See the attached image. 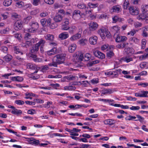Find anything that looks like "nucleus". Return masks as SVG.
<instances>
[{"instance_id": "bb28decb", "label": "nucleus", "mask_w": 148, "mask_h": 148, "mask_svg": "<svg viewBox=\"0 0 148 148\" xmlns=\"http://www.w3.org/2000/svg\"><path fill=\"white\" fill-rule=\"evenodd\" d=\"M12 58V56L9 54H8L7 55L5 56L3 58V59L6 62H9Z\"/></svg>"}, {"instance_id": "49530a36", "label": "nucleus", "mask_w": 148, "mask_h": 148, "mask_svg": "<svg viewBox=\"0 0 148 148\" xmlns=\"http://www.w3.org/2000/svg\"><path fill=\"white\" fill-rule=\"evenodd\" d=\"M88 5L90 8H95L98 6V5L97 4H93L91 3H89L88 4Z\"/></svg>"}, {"instance_id": "a211bd4d", "label": "nucleus", "mask_w": 148, "mask_h": 148, "mask_svg": "<svg viewBox=\"0 0 148 148\" xmlns=\"http://www.w3.org/2000/svg\"><path fill=\"white\" fill-rule=\"evenodd\" d=\"M57 52V50L56 47H54L51 50L47 51V53L48 55L51 56L54 55Z\"/></svg>"}, {"instance_id": "c85d7f7f", "label": "nucleus", "mask_w": 148, "mask_h": 148, "mask_svg": "<svg viewBox=\"0 0 148 148\" xmlns=\"http://www.w3.org/2000/svg\"><path fill=\"white\" fill-rule=\"evenodd\" d=\"M104 123L106 124L112 125L115 123V121L113 120L109 119L105 120L104 121Z\"/></svg>"}, {"instance_id": "a18cd8bd", "label": "nucleus", "mask_w": 148, "mask_h": 148, "mask_svg": "<svg viewBox=\"0 0 148 148\" xmlns=\"http://www.w3.org/2000/svg\"><path fill=\"white\" fill-rule=\"evenodd\" d=\"M58 64L54 60L52 62L49 64L48 66H53L56 67L57 66Z\"/></svg>"}, {"instance_id": "58836bf2", "label": "nucleus", "mask_w": 148, "mask_h": 148, "mask_svg": "<svg viewBox=\"0 0 148 148\" xmlns=\"http://www.w3.org/2000/svg\"><path fill=\"white\" fill-rule=\"evenodd\" d=\"M129 3L128 0H125L123 5V8L124 9H127L128 7Z\"/></svg>"}, {"instance_id": "7c9ffc66", "label": "nucleus", "mask_w": 148, "mask_h": 148, "mask_svg": "<svg viewBox=\"0 0 148 148\" xmlns=\"http://www.w3.org/2000/svg\"><path fill=\"white\" fill-rule=\"evenodd\" d=\"M91 57V55L89 53L86 54L83 56V60L87 61Z\"/></svg>"}, {"instance_id": "09e8293b", "label": "nucleus", "mask_w": 148, "mask_h": 148, "mask_svg": "<svg viewBox=\"0 0 148 148\" xmlns=\"http://www.w3.org/2000/svg\"><path fill=\"white\" fill-rule=\"evenodd\" d=\"M99 18L104 19L108 18H109V15L106 13H103L100 15Z\"/></svg>"}, {"instance_id": "79ce46f5", "label": "nucleus", "mask_w": 148, "mask_h": 148, "mask_svg": "<svg viewBox=\"0 0 148 148\" xmlns=\"http://www.w3.org/2000/svg\"><path fill=\"white\" fill-rule=\"evenodd\" d=\"M141 93L142 97H148V91H141Z\"/></svg>"}, {"instance_id": "864d4df0", "label": "nucleus", "mask_w": 148, "mask_h": 148, "mask_svg": "<svg viewBox=\"0 0 148 148\" xmlns=\"http://www.w3.org/2000/svg\"><path fill=\"white\" fill-rule=\"evenodd\" d=\"M114 55V53L112 51H110L107 53V57L108 58H110Z\"/></svg>"}, {"instance_id": "680f3d73", "label": "nucleus", "mask_w": 148, "mask_h": 148, "mask_svg": "<svg viewBox=\"0 0 148 148\" xmlns=\"http://www.w3.org/2000/svg\"><path fill=\"white\" fill-rule=\"evenodd\" d=\"M48 13L47 12H43L40 14V16L42 17H44L47 16Z\"/></svg>"}, {"instance_id": "b1692460", "label": "nucleus", "mask_w": 148, "mask_h": 148, "mask_svg": "<svg viewBox=\"0 0 148 148\" xmlns=\"http://www.w3.org/2000/svg\"><path fill=\"white\" fill-rule=\"evenodd\" d=\"M76 48V45L75 44H73L70 46L68 48L69 51L70 53L74 52Z\"/></svg>"}, {"instance_id": "6ab92c4d", "label": "nucleus", "mask_w": 148, "mask_h": 148, "mask_svg": "<svg viewBox=\"0 0 148 148\" xmlns=\"http://www.w3.org/2000/svg\"><path fill=\"white\" fill-rule=\"evenodd\" d=\"M39 46L37 44L33 46L31 50V52L32 53H36L39 49Z\"/></svg>"}, {"instance_id": "3c124183", "label": "nucleus", "mask_w": 148, "mask_h": 148, "mask_svg": "<svg viewBox=\"0 0 148 148\" xmlns=\"http://www.w3.org/2000/svg\"><path fill=\"white\" fill-rule=\"evenodd\" d=\"M61 77V75H49L48 76L49 78H60Z\"/></svg>"}, {"instance_id": "338daca9", "label": "nucleus", "mask_w": 148, "mask_h": 148, "mask_svg": "<svg viewBox=\"0 0 148 148\" xmlns=\"http://www.w3.org/2000/svg\"><path fill=\"white\" fill-rule=\"evenodd\" d=\"M39 12L38 10H34L31 11L30 12L31 14L35 15L36 14Z\"/></svg>"}, {"instance_id": "aec40b11", "label": "nucleus", "mask_w": 148, "mask_h": 148, "mask_svg": "<svg viewBox=\"0 0 148 148\" xmlns=\"http://www.w3.org/2000/svg\"><path fill=\"white\" fill-rule=\"evenodd\" d=\"M62 18L63 16L62 15L58 14L54 16L53 19L56 22L58 23L62 21Z\"/></svg>"}, {"instance_id": "c03bdc74", "label": "nucleus", "mask_w": 148, "mask_h": 148, "mask_svg": "<svg viewBox=\"0 0 148 148\" xmlns=\"http://www.w3.org/2000/svg\"><path fill=\"white\" fill-rule=\"evenodd\" d=\"M79 42L80 44L82 45H84L86 44L87 42V40L86 39H80Z\"/></svg>"}, {"instance_id": "a878e982", "label": "nucleus", "mask_w": 148, "mask_h": 148, "mask_svg": "<svg viewBox=\"0 0 148 148\" xmlns=\"http://www.w3.org/2000/svg\"><path fill=\"white\" fill-rule=\"evenodd\" d=\"M46 39L50 41H53L54 40V36L51 34H48L45 36Z\"/></svg>"}, {"instance_id": "ea45409f", "label": "nucleus", "mask_w": 148, "mask_h": 148, "mask_svg": "<svg viewBox=\"0 0 148 148\" xmlns=\"http://www.w3.org/2000/svg\"><path fill=\"white\" fill-rule=\"evenodd\" d=\"M128 44V43H127L123 42L120 44L118 45L116 47L117 48H123L125 47L126 45H127Z\"/></svg>"}, {"instance_id": "4d7b16f0", "label": "nucleus", "mask_w": 148, "mask_h": 148, "mask_svg": "<svg viewBox=\"0 0 148 148\" xmlns=\"http://www.w3.org/2000/svg\"><path fill=\"white\" fill-rule=\"evenodd\" d=\"M12 17L13 18H18L20 17L19 15L17 13H13L11 15Z\"/></svg>"}, {"instance_id": "4468645a", "label": "nucleus", "mask_w": 148, "mask_h": 148, "mask_svg": "<svg viewBox=\"0 0 148 148\" xmlns=\"http://www.w3.org/2000/svg\"><path fill=\"white\" fill-rule=\"evenodd\" d=\"M114 91L111 89H105L102 90V92L101 94V96H103V95H106L107 94H111Z\"/></svg>"}, {"instance_id": "0e129e2a", "label": "nucleus", "mask_w": 148, "mask_h": 148, "mask_svg": "<svg viewBox=\"0 0 148 148\" xmlns=\"http://www.w3.org/2000/svg\"><path fill=\"white\" fill-rule=\"evenodd\" d=\"M45 2L48 4H53L54 2V0H44Z\"/></svg>"}, {"instance_id": "69168bd1", "label": "nucleus", "mask_w": 148, "mask_h": 148, "mask_svg": "<svg viewBox=\"0 0 148 148\" xmlns=\"http://www.w3.org/2000/svg\"><path fill=\"white\" fill-rule=\"evenodd\" d=\"M57 27V25L56 23H53L50 25V27L51 29H53Z\"/></svg>"}, {"instance_id": "c9c22d12", "label": "nucleus", "mask_w": 148, "mask_h": 148, "mask_svg": "<svg viewBox=\"0 0 148 148\" xmlns=\"http://www.w3.org/2000/svg\"><path fill=\"white\" fill-rule=\"evenodd\" d=\"M142 11L143 12H146L148 11V5L145 4L142 5Z\"/></svg>"}, {"instance_id": "473e14b6", "label": "nucleus", "mask_w": 148, "mask_h": 148, "mask_svg": "<svg viewBox=\"0 0 148 148\" xmlns=\"http://www.w3.org/2000/svg\"><path fill=\"white\" fill-rule=\"evenodd\" d=\"M11 112L13 114L18 115L19 114H22V112L21 110H18L15 108Z\"/></svg>"}, {"instance_id": "9b49d317", "label": "nucleus", "mask_w": 148, "mask_h": 148, "mask_svg": "<svg viewBox=\"0 0 148 148\" xmlns=\"http://www.w3.org/2000/svg\"><path fill=\"white\" fill-rule=\"evenodd\" d=\"M137 18L139 20H148V15L145 13L141 14L137 17Z\"/></svg>"}, {"instance_id": "f704fd0d", "label": "nucleus", "mask_w": 148, "mask_h": 148, "mask_svg": "<svg viewBox=\"0 0 148 148\" xmlns=\"http://www.w3.org/2000/svg\"><path fill=\"white\" fill-rule=\"evenodd\" d=\"M12 3V0H5L3 4L5 6H8L11 5Z\"/></svg>"}, {"instance_id": "6e6552de", "label": "nucleus", "mask_w": 148, "mask_h": 148, "mask_svg": "<svg viewBox=\"0 0 148 148\" xmlns=\"http://www.w3.org/2000/svg\"><path fill=\"white\" fill-rule=\"evenodd\" d=\"M93 53L95 56L101 59H103L105 57L104 53L98 51L94 50L93 51Z\"/></svg>"}, {"instance_id": "20e7f679", "label": "nucleus", "mask_w": 148, "mask_h": 148, "mask_svg": "<svg viewBox=\"0 0 148 148\" xmlns=\"http://www.w3.org/2000/svg\"><path fill=\"white\" fill-rule=\"evenodd\" d=\"M107 29L104 27H102L98 31V33L99 34L102 39H104L106 38V36H107L108 34Z\"/></svg>"}, {"instance_id": "393cba45", "label": "nucleus", "mask_w": 148, "mask_h": 148, "mask_svg": "<svg viewBox=\"0 0 148 148\" xmlns=\"http://www.w3.org/2000/svg\"><path fill=\"white\" fill-rule=\"evenodd\" d=\"M14 52L15 53L18 54L21 53V55L23 54V53L21 52V50L20 49V47L18 46H14L13 47Z\"/></svg>"}, {"instance_id": "4c0bfd02", "label": "nucleus", "mask_w": 148, "mask_h": 148, "mask_svg": "<svg viewBox=\"0 0 148 148\" xmlns=\"http://www.w3.org/2000/svg\"><path fill=\"white\" fill-rule=\"evenodd\" d=\"M76 29V27L75 26H72L69 27V32L70 34H73L74 32V31Z\"/></svg>"}, {"instance_id": "cd10ccee", "label": "nucleus", "mask_w": 148, "mask_h": 148, "mask_svg": "<svg viewBox=\"0 0 148 148\" xmlns=\"http://www.w3.org/2000/svg\"><path fill=\"white\" fill-rule=\"evenodd\" d=\"M77 7L79 9H82L83 10H86L87 9L86 5L83 3H78Z\"/></svg>"}, {"instance_id": "e2e57ef3", "label": "nucleus", "mask_w": 148, "mask_h": 148, "mask_svg": "<svg viewBox=\"0 0 148 148\" xmlns=\"http://www.w3.org/2000/svg\"><path fill=\"white\" fill-rule=\"evenodd\" d=\"M15 103L19 105H23L24 103V102L21 100H16L15 101Z\"/></svg>"}, {"instance_id": "e433bc0d", "label": "nucleus", "mask_w": 148, "mask_h": 148, "mask_svg": "<svg viewBox=\"0 0 148 148\" xmlns=\"http://www.w3.org/2000/svg\"><path fill=\"white\" fill-rule=\"evenodd\" d=\"M41 71L43 72H45L49 69L48 66L47 65L42 66L40 67Z\"/></svg>"}, {"instance_id": "a19ab883", "label": "nucleus", "mask_w": 148, "mask_h": 148, "mask_svg": "<svg viewBox=\"0 0 148 148\" xmlns=\"http://www.w3.org/2000/svg\"><path fill=\"white\" fill-rule=\"evenodd\" d=\"M66 78L69 80H75L76 79V76L70 75L66 77Z\"/></svg>"}, {"instance_id": "13d9d810", "label": "nucleus", "mask_w": 148, "mask_h": 148, "mask_svg": "<svg viewBox=\"0 0 148 148\" xmlns=\"http://www.w3.org/2000/svg\"><path fill=\"white\" fill-rule=\"evenodd\" d=\"M145 51L146 52H148V53L146 54L141 55L140 57V58L142 57V59H144L145 58H146L148 57V48L146 49H145Z\"/></svg>"}, {"instance_id": "774afa93", "label": "nucleus", "mask_w": 148, "mask_h": 148, "mask_svg": "<svg viewBox=\"0 0 148 148\" xmlns=\"http://www.w3.org/2000/svg\"><path fill=\"white\" fill-rule=\"evenodd\" d=\"M146 62H143L141 63L140 64V66L141 68L143 69L146 67Z\"/></svg>"}, {"instance_id": "0eeeda50", "label": "nucleus", "mask_w": 148, "mask_h": 148, "mask_svg": "<svg viewBox=\"0 0 148 148\" xmlns=\"http://www.w3.org/2000/svg\"><path fill=\"white\" fill-rule=\"evenodd\" d=\"M74 59L75 62L83 60V55L81 53H77L74 55Z\"/></svg>"}, {"instance_id": "f03ea898", "label": "nucleus", "mask_w": 148, "mask_h": 148, "mask_svg": "<svg viewBox=\"0 0 148 148\" xmlns=\"http://www.w3.org/2000/svg\"><path fill=\"white\" fill-rule=\"evenodd\" d=\"M30 25L31 28L28 29V32L31 33L35 32L38 27V24L34 21H32L30 23Z\"/></svg>"}, {"instance_id": "39448f33", "label": "nucleus", "mask_w": 148, "mask_h": 148, "mask_svg": "<svg viewBox=\"0 0 148 148\" xmlns=\"http://www.w3.org/2000/svg\"><path fill=\"white\" fill-rule=\"evenodd\" d=\"M14 28L15 30H18L21 29L22 27V22L21 20H18L16 21L14 25Z\"/></svg>"}, {"instance_id": "2f4dec72", "label": "nucleus", "mask_w": 148, "mask_h": 148, "mask_svg": "<svg viewBox=\"0 0 148 148\" xmlns=\"http://www.w3.org/2000/svg\"><path fill=\"white\" fill-rule=\"evenodd\" d=\"M35 42V41L34 39H32L31 40H27L25 42V44L26 45L25 46L27 45L28 46H30L32 45V44L34 43Z\"/></svg>"}, {"instance_id": "7ed1b4c3", "label": "nucleus", "mask_w": 148, "mask_h": 148, "mask_svg": "<svg viewBox=\"0 0 148 148\" xmlns=\"http://www.w3.org/2000/svg\"><path fill=\"white\" fill-rule=\"evenodd\" d=\"M128 9L130 13L133 15H137L139 13V9L136 7L130 6Z\"/></svg>"}, {"instance_id": "ddd939ff", "label": "nucleus", "mask_w": 148, "mask_h": 148, "mask_svg": "<svg viewBox=\"0 0 148 148\" xmlns=\"http://www.w3.org/2000/svg\"><path fill=\"white\" fill-rule=\"evenodd\" d=\"M127 40V37L125 36L118 35L117 36L116 41L117 42H121L126 41Z\"/></svg>"}, {"instance_id": "dca6fc26", "label": "nucleus", "mask_w": 148, "mask_h": 148, "mask_svg": "<svg viewBox=\"0 0 148 148\" xmlns=\"http://www.w3.org/2000/svg\"><path fill=\"white\" fill-rule=\"evenodd\" d=\"M97 38L96 36H93L90 37L89 39V41L91 44L94 45L97 43Z\"/></svg>"}, {"instance_id": "9d476101", "label": "nucleus", "mask_w": 148, "mask_h": 148, "mask_svg": "<svg viewBox=\"0 0 148 148\" xmlns=\"http://www.w3.org/2000/svg\"><path fill=\"white\" fill-rule=\"evenodd\" d=\"M31 58L36 62H42V60L41 58H37L36 55L31 54L30 55Z\"/></svg>"}, {"instance_id": "f257e3e1", "label": "nucleus", "mask_w": 148, "mask_h": 148, "mask_svg": "<svg viewBox=\"0 0 148 148\" xmlns=\"http://www.w3.org/2000/svg\"><path fill=\"white\" fill-rule=\"evenodd\" d=\"M66 56L65 53H60L55 56L53 60L56 62L58 64H60L64 62Z\"/></svg>"}, {"instance_id": "de8ad7c7", "label": "nucleus", "mask_w": 148, "mask_h": 148, "mask_svg": "<svg viewBox=\"0 0 148 148\" xmlns=\"http://www.w3.org/2000/svg\"><path fill=\"white\" fill-rule=\"evenodd\" d=\"M45 42V40L41 39L38 42L36 43L38 46L40 47V45H41V47L42 45H43Z\"/></svg>"}, {"instance_id": "bf43d9fd", "label": "nucleus", "mask_w": 148, "mask_h": 148, "mask_svg": "<svg viewBox=\"0 0 148 148\" xmlns=\"http://www.w3.org/2000/svg\"><path fill=\"white\" fill-rule=\"evenodd\" d=\"M16 4L18 7H21L24 6V3L23 1H19L17 2L16 3Z\"/></svg>"}, {"instance_id": "603ef678", "label": "nucleus", "mask_w": 148, "mask_h": 148, "mask_svg": "<svg viewBox=\"0 0 148 148\" xmlns=\"http://www.w3.org/2000/svg\"><path fill=\"white\" fill-rule=\"evenodd\" d=\"M125 50L127 53H132L134 52V49L132 48L127 47L125 48Z\"/></svg>"}, {"instance_id": "2eb2a0df", "label": "nucleus", "mask_w": 148, "mask_h": 148, "mask_svg": "<svg viewBox=\"0 0 148 148\" xmlns=\"http://www.w3.org/2000/svg\"><path fill=\"white\" fill-rule=\"evenodd\" d=\"M121 9L120 7L117 5H115L113 6L112 8L110 10L111 12H117L118 13L121 11Z\"/></svg>"}, {"instance_id": "c756f323", "label": "nucleus", "mask_w": 148, "mask_h": 148, "mask_svg": "<svg viewBox=\"0 0 148 148\" xmlns=\"http://www.w3.org/2000/svg\"><path fill=\"white\" fill-rule=\"evenodd\" d=\"M99 62V61L98 60H94L87 64V66L88 67H90L92 66L93 65L98 63Z\"/></svg>"}, {"instance_id": "72a5a7b5", "label": "nucleus", "mask_w": 148, "mask_h": 148, "mask_svg": "<svg viewBox=\"0 0 148 148\" xmlns=\"http://www.w3.org/2000/svg\"><path fill=\"white\" fill-rule=\"evenodd\" d=\"M136 117L138 119H137L135 120L136 121H139L140 123H143L144 122V118L142 116H140L139 115H137Z\"/></svg>"}, {"instance_id": "1a4fd4ad", "label": "nucleus", "mask_w": 148, "mask_h": 148, "mask_svg": "<svg viewBox=\"0 0 148 148\" xmlns=\"http://www.w3.org/2000/svg\"><path fill=\"white\" fill-rule=\"evenodd\" d=\"M81 12L78 10H75L73 13V18L77 20L81 16Z\"/></svg>"}, {"instance_id": "5701e85b", "label": "nucleus", "mask_w": 148, "mask_h": 148, "mask_svg": "<svg viewBox=\"0 0 148 148\" xmlns=\"http://www.w3.org/2000/svg\"><path fill=\"white\" fill-rule=\"evenodd\" d=\"M121 59L123 61L126 62L127 63H128L133 60L132 58L128 56L123 57Z\"/></svg>"}, {"instance_id": "f8f14e48", "label": "nucleus", "mask_w": 148, "mask_h": 148, "mask_svg": "<svg viewBox=\"0 0 148 148\" xmlns=\"http://www.w3.org/2000/svg\"><path fill=\"white\" fill-rule=\"evenodd\" d=\"M69 37V35L67 32H65L61 33L58 36L59 38L61 40H64L68 38Z\"/></svg>"}, {"instance_id": "412c9836", "label": "nucleus", "mask_w": 148, "mask_h": 148, "mask_svg": "<svg viewBox=\"0 0 148 148\" xmlns=\"http://www.w3.org/2000/svg\"><path fill=\"white\" fill-rule=\"evenodd\" d=\"M120 28L117 26H113L112 27L111 30L114 34L118 33Z\"/></svg>"}, {"instance_id": "5fc2aeb1", "label": "nucleus", "mask_w": 148, "mask_h": 148, "mask_svg": "<svg viewBox=\"0 0 148 148\" xmlns=\"http://www.w3.org/2000/svg\"><path fill=\"white\" fill-rule=\"evenodd\" d=\"M1 50L5 53H7L8 51V48L5 46H3L1 48Z\"/></svg>"}, {"instance_id": "6e6d98bb", "label": "nucleus", "mask_w": 148, "mask_h": 148, "mask_svg": "<svg viewBox=\"0 0 148 148\" xmlns=\"http://www.w3.org/2000/svg\"><path fill=\"white\" fill-rule=\"evenodd\" d=\"M137 32V30L133 29L130 32H128L127 34L128 35L130 34L132 36H133Z\"/></svg>"}, {"instance_id": "f3484780", "label": "nucleus", "mask_w": 148, "mask_h": 148, "mask_svg": "<svg viewBox=\"0 0 148 148\" xmlns=\"http://www.w3.org/2000/svg\"><path fill=\"white\" fill-rule=\"evenodd\" d=\"M27 66L28 68L32 70H35V71L34 72V73H37L38 70L37 69V66L31 64L30 63H28L27 64Z\"/></svg>"}, {"instance_id": "423d86ee", "label": "nucleus", "mask_w": 148, "mask_h": 148, "mask_svg": "<svg viewBox=\"0 0 148 148\" xmlns=\"http://www.w3.org/2000/svg\"><path fill=\"white\" fill-rule=\"evenodd\" d=\"M89 29L90 31L95 30L98 27V25L95 22H91L88 24Z\"/></svg>"}, {"instance_id": "052dcab7", "label": "nucleus", "mask_w": 148, "mask_h": 148, "mask_svg": "<svg viewBox=\"0 0 148 148\" xmlns=\"http://www.w3.org/2000/svg\"><path fill=\"white\" fill-rule=\"evenodd\" d=\"M47 21V20L45 18H43L41 19L40 22L42 26H44L45 25Z\"/></svg>"}, {"instance_id": "4be33fe9", "label": "nucleus", "mask_w": 148, "mask_h": 148, "mask_svg": "<svg viewBox=\"0 0 148 148\" xmlns=\"http://www.w3.org/2000/svg\"><path fill=\"white\" fill-rule=\"evenodd\" d=\"M81 36V35L80 33H77L73 36L70 38V40L72 41H74L79 38Z\"/></svg>"}, {"instance_id": "37998d69", "label": "nucleus", "mask_w": 148, "mask_h": 148, "mask_svg": "<svg viewBox=\"0 0 148 148\" xmlns=\"http://www.w3.org/2000/svg\"><path fill=\"white\" fill-rule=\"evenodd\" d=\"M24 38L25 40H27L34 39V38H32L30 34L29 33H27L25 34Z\"/></svg>"}, {"instance_id": "8fccbe9b", "label": "nucleus", "mask_w": 148, "mask_h": 148, "mask_svg": "<svg viewBox=\"0 0 148 148\" xmlns=\"http://www.w3.org/2000/svg\"><path fill=\"white\" fill-rule=\"evenodd\" d=\"M146 43V41L145 39H143L142 40L141 48L143 49L145 47V45Z\"/></svg>"}]
</instances>
